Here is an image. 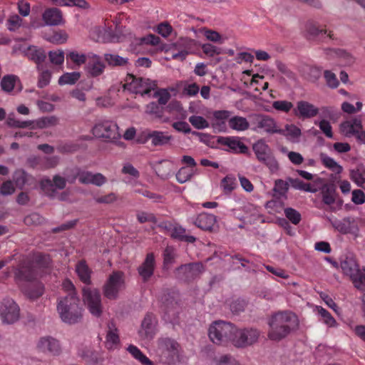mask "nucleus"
<instances>
[{
    "instance_id": "f8f14e48",
    "label": "nucleus",
    "mask_w": 365,
    "mask_h": 365,
    "mask_svg": "<svg viewBox=\"0 0 365 365\" xmlns=\"http://www.w3.org/2000/svg\"><path fill=\"white\" fill-rule=\"evenodd\" d=\"M19 317L20 308L12 299H4L0 302V318L4 324H14Z\"/></svg>"
},
{
    "instance_id": "5701e85b",
    "label": "nucleus",
    "mask_w": 365,
    "mask_h": 365,
    "mask_svg": "<svg viewBox=\"0 0 365 365\" xmlns=\"http://www.w3.org/2000/svg\"><path fill=\"white\" fill-rule=\"evenodd\" d=\"M106 68L105 64L102 62L101 57L93 54L91 59L87 62L86 66V71L92 76L97 77L101 76Z\"/></svg>"
},
{
    "instance_id": "72a5a7b5",
    "label": "nucleus",
    "mask_w": 365,
    "mask_h": 365,
    "mask_svg": "<svg viewBox=\"0 0 365 365\" xmlns=\"http://www.w3.org/2000/svg\"><path fill=\"white\" fill-rule=\"evenodd\" d=\"M252 149L258 160L272 153L269 145L262 140L255 143L252 146Z\"/></svg>"
},
{
    "instance_id": "a18cd8bd",
    "label": "nucleus",
    "mask_w": 365,
    "mask_h": 365,
    "mask_svg": "<svg viewBox=\"0 0 365 365\" xmlns=\"http://www.w3.org/2000/svg\"><path fill=\"white\" fill-rule=\"evenodd\" d=\"M58 123V118L56 116H48L38 118L35 121L36 128L43 129L55 126Z\"/></svg>"
},
{
    "instance_id": "412c9836",
    "label": "nucleus",
    "mask_w": 365,
    "mask_h": 365,
    "mask_svg": "<svg viewBox=\"0 0 365 365\" xmlns=\"http://www.w3.org/2000/svg\"><path fill=\"white\" fill-rule=\"evenodd\" d=\"M320 195L323 203L329 206L334 204L339 197L336 186L334 183L324 184L320 188Z\"/></svg>"
},
{
    "instance_id": "49530a36",
    "label": "nucleus",
    "mask_w": 365,
    "mask_h": 365,
    "mask_svg": "<svg viewBox=\"0 0 365 365\" xmlns=\"http://www.w3.org/2000/svg\"><path fill=\"white\" fill-rule=\"evenodd\" d=\"M305 78L311 81L316 82L322 76V70L317 66H307L304 70Z\"/></svg>"
},
{
    "instance_id": "0eeeda50",
    "label": "nucleus",
    "mask_w": 365,
    "mask_h": 365,
    "mask_svg": "<svg viewBox=\"0 0 365 365\" xmlns=\"http://www.w3.org/2000/svg\"><path fill=\"white\" fill-rule=\"evenodd\" d=\"M124 286V273L122 271H114L103 287V295L110 300H115L118 297L119 292Z\"/></svg>"
},
{
    "instance_id": "a211bd4d",
    "label": "nucleus",
    "mask_w": 365,
    "mask_h": 365,
    "mask_svg": "<svg viewBox=\"0 0 365 365\" xmlns=\"http://www.w3.org/2000/svg\"><path fill=\"white\" fill-rule=\"evenodd\" d=\"M42 20L46 26H60L65 23L62 11L56 8H47L42 13Z\"/></svg>"
},
{
    "instance_id": "7ed1b4c3",
    "label": "nucleus",
    "mask_w": 365,
    "mask_h": 365,
    "mask_svg": "<svg viewBox=\"0 0 365 365\" xmlns=\"http://www.w3.org/2000/svg\"><path fill=\"white\" fill-rule=\"evenodd\" d=\"M158 351L160 361L164 364L173 365L180 361L181 346L173 339H158Z\"/></svg>"
},
{
    "instance_id": "37998d69",
    "label": "nucleus",
    "mask_w": 365,
    "mask_h": 365,
    "mask_svg": "<svg viewBox=\"0 0 365 365\" xmlns=\"http://www.w3.org/2000/svg\"><path fill=\"white\" fill-rule=\"evenodd\" d=\"M287 180L289 182L291 186L294 189L310 192H316L317 191L316 188H312L310 184L305 183L298 178L294 179L292 178H288Z\"/></svg>"
},
{
    "instance_id": "603ef678",
    "label": "nucleus",
    "mask_w": 365,
    "mask_h": 365,
    "mask_svg": "<svg viewBox=\"0 0 365 365\" xmlns=\"http://www.w3.org/2000/svg\"><path fill=\"white\" fill-rule=\"evenodd\" d=\"M284 212L285 217L292 224L297 225L302 220V216L301 214L297 210L292 207H287L284 209Z\"/></svg>"
},
{
    "instance_id": "c756f323",
    "label": "nucleus",
    "mask_w": 365,
    "mask_h": 365,
    "mask_svg": "<svg viewBox=\"0 0 365 365\" xmlns=\"http://www.w3.org/2000/svg\"><path fill=\"white\" fill-rule=\"evenodd\" d=\"M173 137L163 131L151 130V143L153 146H163L169 144Z\"/></svg>"
},
{
    "instance_id": "3c124183",
    "label": "nucleus",
    "mask_w": 365,
    "mask_h": 365,
    "mask_svg": "<svg viewBox=\"0 0 365 365\" xmlns=\"http://www.w3.org/2000/svg\"><path fill=\"white\" fill-rule=\"evenodd\" d=\"M40 187L46 195L49 197L55 195L56 189L53 181L49 178L42 179L40 182Z\"/></svg>"
},
{
    "instance_id": "c9c22d12",
    "label": "nucleus",
    "mask_w": 365,
    "mask_h": 365,
    "mask_svg": "<svg viewBox=\"0 0 365 365\" xmlns=\"http://www.w3.org/2000/svg\"><path fill=\"white\" fill-rule=\"evenodd\" d=\"M322 164L327 168L331 170L337 174L342 172L343 168L333 158L328 156L326 153H321L319 155Z\"/></svg>"
},
{
    "instance_id": "0e129e2a",
    "label": "nucleus",
    "mask_w": 365,
    "mask_h": 365,
    "mask_svg": "<svg viewBox=\"0 0 365 365\" xmlns=\"http://www.w3.org/2000/svg\"><path fill=\"white\" fill-rule=\"evenodd\" d=\"M68 39V34L64 31L54 32L49 38L48 41L53 43L61 44Z\"/></svg>"
},
{
    "instance_id": "9d476101",
    "label": "nucleus",
    "mask_w": 365,
    "mask_h": 365,
    "mask_svg": "<svg viewBox=\"0 0 365 365\" xmlns=\"http://www.w3.org/2000/svg\"><path fill=\"white\" fill-rule=\"evenodd\" d=\"M93 134L99 138L113 142L120 137L116 123L110 120H103L96 123L93 128Z\"/></svg>"
},
{
    "instance_id": "09e8293b",
    "label": "nucleus",
    "mask_w": 365,
    "mask_h": 365,
    "mask_svg": "<svg viewBox=\"0 0 365 365\" xmlns=\"http://www.w3.org/2000/svg\"><path fill=\"white\" fill-rule=\"evenodd\" d=\"M26 294L31 299H35L40 297L43 293V286L40 282H36L34 284L33 287L28 288L26 291Z\"/></svg>"
},
{
    "instance_id": "7c9ffc66",
    "label": "nucleus",
    "mask_w": 365,
    "mask_h": 365,
    "mask_svg": "<svg viewBox=\"0 0 365 365\" xmlns=\"http://www.w3.org/2000/svg\"><path fill=\"white\" fill-rule=\"evenodd\" d=\"M170 237L181 242L193 243L196 241V238L194 236L187 235L185 229L179 225L173 227Z\"/></svg>"
},
{
    "instance_id": "8fccbe9b",
    "label": "nucleus",
    "mask_w": 365,
    "mask_h": 365,
    "mask_svg": "<svg viewBox=\"0 0 365 365\" xmlns=\"http://www.w3.org/2000/svg\"><path fill=\"white\" fill-rule=\"evenodd\" d=\"M284 135L289 140H295L302 135L301 130L294 124L286 125Z\"/></svg>"
},
{
    "instance_id": "c85d7f7f",
    "label": "nucleus",
    "mask_w": 365,
    "mask_h": 365,
    "mask_svg": "<svg viewBox=\"0 0 365 365\" xmlns=\"http://www.w3.org/2000/svg\"><path fill=\"white\" fill-rule=\"evenodd\" d=\"M76 272L79 277L80 280L89 285L91 284V274L92 271L87 265L85 260L79 261L76 266Z\"/></svg>"
},
{
    "instance_id": "4d7b16f0",
    "label": "nucleus",
    "mask_w": 365,
    "mask_h": 365,
    "mask_svg": "<svg viewBox=\"0 0 365 365\" xmlns=\"http://www.w3.org/2000/svg\"><path fill=\"white\" fill-rule=\"evenodd\" d=\"M146 113L160 118L163 115V108L155 102H151L146 106Z\"/></svg>"
},
{
    "instance_id": "de8ad7c7",
    "label": "nucleus",
    "mask_w": 365,
    "mask_h": 365,
    "mask_svg": "<svg viewBox=\"0 0 365 365\" xmlns=\"http://www.w3.org/2000/svg\"><path fill=\"white\" fill-rule=\"evenodd\" d=\"M194 175L195 171L193 168L182 167L176 173V179L178 182L182 184L190 180Z\"/></svg>"
},
{
    "instance_id": "2f4dec72",
    "label": "nucleus",
    "mask_w": 365,
    "mask_h": 365,
    "mask_svg": "<svg viewBox=\"0 0 365 365\" xmlns=\"http://www.w3.org/2000/svg\"><path fill=\"white\" fill-rule=\"evenodd\" d=\"M104 60L108 66L112 67H122L128 64V58H123L118 54L105 53Z\"/></svg>"
},
{
    "instance_id": "20e7f679",
    "label": "nucleus",
    "mask_w": 365,
    "mask_h": 365,
    "mask_svg": "<svg viewBox=\"0 0 365 365\" xmlns=\"http://www.w3.org/2000/svg\"><path fill=\"white\" fill-rule=\"evenodd\" d=\"M235 331V326L225 321H215L212 322L208 330V335L210 340L216 344H222L232 341L233 331Z\"/></svg>"
},
{
    "instance_id": "4be33fe9",
    "label": "nucleus",
    "mask_w": 365,
    "mask_h": 365,
    "mask_svg": "<svg viewBox=\"0 0 365 365\" xmlns=\"http://www.w3.org/2000/svg\"><path fill=\"white\" fill-rule=\"evenodd\" d=\"M15 277L19 280L32 282L36 279V272L30 262H24L16 269Z\"/></svg>"
},
{
    "instance_id": "338daca9",
    "label": "nucleus",
    "mask_w": 365,
    "mask_h": 365,
    "mask_svg": "<svg viewBox=\"0 0 365 365\" xmlns=\"http://www.w3.org/2000/svg\"><path fill=\"white\" fill-rule=\"evenodd\" d=\"M272 108L277 110L288 113L293 108V104L287 101H276L273 102Z\"/></svg>"
},
{
    "instance_id": "ddd939ff",
    "label": "nucleus",
    "mask_w": 365,
    "mask_h": 365,
    "mask_svg": "<svg viewBox=\"0 0 365 365\" xmlns=\"http://www.w3.org/2000/svg\"><path fill=\"white\" fill-rule=\"evenodd\" d=\"M252 124L254 125L252 130L255 131L260 129L269 134L284 135V130L277 128L274 119L267 115L256 114L253 115Z\"/></svg>"
},
{
    "instance_id": "58836bf2",
    "label": "nucleus",
    "mask_w": 365,
    "mask_h": 365,
    "mask_svg": "<svg viewBox=\"0 0 365 365\" xmlns=\"http://www.w3.org/2000/svg\"><path fill=\"white\" fill-rule=\"evenodd\" d=\"M197 42L189 38H180L175 44L174 46L177 49L187 50V54L190 53L197 46Z\"/></svg>"
},
{
    "instance_id": "052dcab7",
    "label": "nucleus",
    "mask_w": 365,
    "mask_h": 365,
    "mask_svg": "<svg viewBox=\"0 0 365 365\" xmlns=\"http://www.w3.org/2000/svg\"><path fill=\"white\" fill-rule=\"evenodd\" d=\"M289 181H284L282 179H277L274 182L273 190L278 192L280 195H285L289 190Z\"/></svg>"
},
{
    "instance_id": "e433bc0d",
    "label": "nucleus",
    "mask_w": 365,
    "mask_h": 365,
    "mask_svg": "<svg viewBox=\"0 0 365 365\" xmlns=\"http://www.w3.org/2000/svg\"><path fill=\"white\" fill-rule=\"evenodd\" d=\"M17 82L20 83L16 76L12 74L4 76L1 81V89L6 93H9L14 90Z\"/></svg>"
},
{
    "instance_id": "6ab92c4d",
    "label": "nucleus",
    "mask_w": 365,
    "mask_h": 365,
    "mask_svg": "<svg viewBox=\"0 0 365 365\" xmlns=\"http://www.w3.org/2000/svg\"><path fill=\"white\" fill-rule=\"evenodd\" d=\"M306 36L309 39H317L324 41L325 38H329L334 39V35L331 31L327 33V30L320 29L316 24L313 22H308L306 24Z\"/></svg>"
},
{
    "instance_id": "b1692460",
    "label": "nucleus",
    "mask_w": 365,
    "mask_h": 365,
    "mask_svg": "<svg viewBox=\"0 0 365 365\" xmlns=\"http://www.w3.org/2000/svg\"><path fill=\"white\" fill-rule=\"evenodd\" d=\"M78 356L87 364H98L103 361V356L99 351L89 347H85L78 351Z\"/></svg>"
},
{
    "instance_id": "4c0bfd02",
    "label": "nucleus",
    "mask_w": 365,
    "mask_h": 365,
    "mask_svg": "<svg viewBox=\"0 0 365 365\" xmlns=\"http://www.w3.org/2000/svg\"><path fill=\"white\" fill-rule=\"evenodd\" d=\"M109 331L106 336V342L108 349H113L114 346L120 343L118 334L116 333L117 329L113 322L108 324Z\"/></svg>"
},
{
    "instance_id": "6e6d98bb",
    "label": "nucleus",
    "mask_w": 365,
    "mask_h": 365,
    "mask_svg": "<svg viewBox=\"0 0 365 365\" xmlns=\"http://www.w3.org/2000/svg\"><path fill=\"white\" fill-rule=\"evenodd\" d=\"M259 161L264 164L272 173L277 171L279 169V163L272 153L261 158Z\"/></svg>"
},
{
    "instance_id": "cd10ccee",
    "label": "nucleus",
    "mask_w": 365,
    "mask_h": 365,
    "mask_svg": "<svg viewBox=\"0 0 365 365\" xmlns=\"http://www.w3.org/2000/svg\"><path fill=\"white\" fill-rule=\"evenodd\" d=\"M26 55L29 59L36 63L38 70L42 69V63L46 58V55L43 49L36 46H30L28 48Z\"/></svg>"
},
{
    "instance_id": "69168bd1",
    "label": "nucleus",
    "mask_w": 365,
    "mask_h": 365,
    "mask_svg": "<svg viewBox=\"0 0 365 365\" xmlns=\"http://www.w3.org/2000/svg\"><path fill=\"white\" fill-rule=\"evenodd\" d=\"M201 47L203 53L209 57H213L215 55H219L222 52V49L220 48L213 46L211 43H204Z\"/></svg>"
},
{
    "instance_id": "6e6552de",
    "label": "nucleus",
    "mask_w": 365,
    "mask_h": 365,
    "mask_svg": "<svg viewBox=\"0 0 365 365\" xmlns=\"http://www.w3.org/2000/svg\"><path fill=\"white\" fill-rule=\"evenodd\" d=\"M162 304L160 309L163 313V319L173 324H178L180 319L181 308L175 298L169 294H164L162 297Z\"/></svg>"
},
{
    "instance_id": "f3484780",
    "label": "nucleus",
    "mask_w": 365,
    "mask_h": 365,
    "mask_svg": "<svg viewBox=\"0 0 365 365\" xmlns=\"http://www.w3.org/2000/svg\"><path fill=\"white\" fill-rule=\"evenodd\" d=\"M319 109L312 103L306 101H299L294 108V114L300 118H312L317 116Z\"/></svg>"
},
{
    "instance_id": "bb28decb",
    "label": "nucleus",
    "mask_w": 365,
    "mask_h": 365,
    "mask_svg": "<svg viewBox=\"0 0 365 365\" xmlns=\"http://www.w3.org/2000/svg\"><path fill=\"white\" fill-rule=\"evenodd\" d=\"M38 347L43 351H48L53 355H58L61 352L59 342L51 337L42 338L39 341Z\"/></svg>"
},
{
    "instance_id": "f257e3e1",
    "label": "nucleus",
    "mask_w": 365,
    "mask_h": 365,
    "mask_svg": "<svg viewBox=\"0 0 365 365\" xmlns=\"http://www.w3.org/2000/svg\"><path fill=\"white\" fill-rule=\"evenodd\" d=\"M268 338L280 341L299 329V321L297 315L292 311H278L268 318Z\"/></svg>"
},
{
    "instance_id": "4468645a",
    "label": "nucleus",
    "mask_w": 365,
    "mask_h": 365,
    "mask_svg": "<svg viewBox=\"0 0 365 365\" xmlns=\"http://www.w3.org/2000/svg\"><path fill=\"white\" fill-rule=\"evenodd\" d=\"M217 143L227 146L228 148L225 149L226 151L237 154H247L249 153L248 147L237 136H218L217 137Z\"/></svg>"
},
{
    "instance_id": "f03ea898",
    "label": "nucleus",
    "mask_w": 365,
    "mask_h": 365,
    "mask_svg": "<svg viewBox=\"0 0 365 365\" xmlns=\"http://www.w3.org/2000/svg\"><path fill=\"white\" fill-rule=\"evenodd\" d=\"M56 308L61 319L66 324H77L83 318V309L78 296L73 294L59 298Z\"/></svg>"
},
{
    "instance_id": "423d86ee",
    "label": "nucleus",
    "mask_w": 365,
    "mask_h": 365,
    "mask_svg": "<svg viewBox=\"0 0 365 365\" xmlns=\"http://www.w3.org/2000/svg\"><path fill=\"white\" fill-rule=\"evenodd\" d=\"M205 267L201 262L181 264L174 270V275L184 282H193L205 272Z\"/></svg>"
},
{
    "instance_id": "9b49d317",
    "label": "nucleus",
    "mask_w": 365,
    "mask_h": 365,
    "mask_svg": "<svg viewBox=\"0 0 365 365\" xmlns=\"http://www.w3.org/2000/svg\"><path fill=\"white\" fill-rule=\"evenodd\" d=\"M233 332L231 342L238 348H244L253 344L257 341L259 336V331L252 328L238 329L235 327V331Z\"/></svg>"
},
{
    "instance_id": "aec40b11",
    "label": "nucleus",
    "mask_w": 365,
    "mask_h": 365,
    "mask_svg": "<svg viewBox=\"0 0 365 365\" xmlns=\"http://www.w3.org/2000/svg\"><path fill=\"white\" fill-rule=\"evenodd\" d=\"M340 266L344 274L351 279L356 276L359 269L356 258L352 255H345L341 258Z\"/></svg>"
},
{
    "instance_id": "79ce46f5",
    "label": "nucleus",
    "mask_w": 365,
    "mask_h": 365,
    "mask_svg": "<svg viewBox=\"0 0 365 365\" xmlns=\"http://www.w3.org/2000/svg\"><path fill=\"white\" fill-rule=\"evenodd\" d=\"M53 3L59 6H77L82 9L88 7L86 0H52Z\"/></svg>"
},
{
    "instance_id": "473e14b6",
    "label": "nucleus",
    "mask_w": 365,
    "mask_h": 365,
    "mask_svg": "<svg viewBox=\"0 0 365 365\" xmlns=\"http://www.w3.org/2000/svg\"><path fill=\"white\" fill-rule=\"evenodd\" d=\"M230 128L238 131H244L249 128L250 124L247 120L241 116H234L229 119Z\"/></svg>"
},
{
    "instance_id": "5fc2aeb1",
    "label": "nucleus",
    "mask_w": 365,
    "mask_h": 365,
    "mask_svg": "<svg viewBox=\"0 0 365 365\" xmlns=\"http://www.w3.org/2000/svg\"><path fill=\"white\" fill-rule=\"evenodd\" d=\"M354 287L361 291L365 290V267L358 270V273L351 279Z\"/></svg>"
},
{
    "instance_id": "13d9d810",
    "label": "nucleus",
    "mask_w": 365,
    "mask_h": 365,
    "mask_svg": "<svg viewBox=\"0 0 365 365\" xmlns=\"http://www.w3.org/2000/svg\"><path fill=\"white\" fill-rule=\"evenodd\" d=\"M189 122L197 129H203L209 127L208 122L200 115H191Z\"/></svg>"
},
{
    "instance_id": "a19ab883",
    "label": "nucleus",
    "mask_w": 365,
    "mask_h": 365,
    "mask_svg": "<svg viewBox=\"0 0 365 365\" xmlns=\"http://www.w3.org/2000/svg\"><path fill=\"white\" fill-rule=\"evenodd\" d=\"M175 249L173 247H167L163 252V269H168L175 263Z\"/></svg>"
},
{
    "instance_id": "39448f33",
    "label": "nucleus",
    "mask_w": 365,
    "mask_h": 365,
    "mask_svg": "<svg viewBox=\"0 0 365 365\" xmlns=\"http://www.w3.org/2000/svg\"><path fill=\"white\" fill-rule=\"evenodd\" d=\"M126 81L127 83L123 85L125 90H128L135 94H140L142 96L150 95V92L155 90L158 86L155 81L142 77L137 78L131 73L127 75Z\"/></svg>"
},
{
    "instance_id": "393cba45",
    "label": "nucleus",
    "mask_w": 365,
    "mask_h": 365,
    "mask_svg": "<svg viewBox=\"0 0 365 365\" xmlns=\"http://www.w3.org/2000/svg\"><path fill=\"white\" fill-rule=\"evenodd\" d=\"M216 223V217L208 213L200 214L194 221V224L205 231H212Z\"/></svg>"
},
{
    "instance_id": "e2e57ef3",
    "label": "nucleus",
    "mask_w": 365,
    "mask_h": 365,
    "mask_svg": "<svg viewBox=\"0 0 365 365\" xmlns=\"http://www.w3.org/2000/svg\"><path fill=\"white\" fill-rule=\"evenodd\" d=\"M202 31L204 36L206 37L207 40L215 43H223L222 36L217 31L207 29H204Z\"/></svg>"
},
{
    "instance_id": "1a4fd4ad",
    "label": "nucleus",
    "mask_w": 365,
    "mask_h": 365,
    "mask_svg": "<svg viewBox=\"0 0 365 365\" xmlns=\"http://www.w3.org/2000/svg\"><path fill=\"white\" fill-rule=\"evenodd\" d=\"M82 293L83 300L90 313L96 317H100L103 313V305L99 290L96 288L84 287L82 289Z\"/></svg>"
},
{
    "instance_id": "f704fd0d",
    "label": "nucleus",
    "mask_w": 365,
    "mask_h": 365,
    "mask_svg": "<svg viewBox=\"0 0 365 365\" xmlns=\"http://www.w3.org/2000/svg\"><path fill=\"white\" fill-rule=\"evenodd\" d=\"M128 351L138 361L143 365H154L153 362L150 360L137 346L129 345L127 348Z\"/></svg>"
},
{
    "instance_id": "864d4df0",
    "label": "nucleus",
    "mask_w": 365,
    "mask_h": 365,
    "mask_svg": "<svg viewBox=\"0 0 365 365\" xmlns=\"http://www.w3.org/2000/svg\"><path fill=\"white\" fill-rule=\"evenodd\" d=\"M221 187L224 193L230 194L235 188V178L231 175L225 176L221 180Z\"/></svg>"
},
{
    "instance_id": "bf43d9fd",
    "label": "nucleus",
    "mask_w": 365,
    "mask_h": 365,
    "mask_svg": "<svg viewBox=\"0 0 365 365\" xmlns=\"http://www.w3.org/2000/svg\"><path fill=\"white\" fill-rule=\"evenodd\" d=\"M81 171V169L78 167H75L73 168L66 170L65 178L67 182L73 184L76 182L77 178H78V180H80Z\"/></svg>"
},
{
    "instance_id": "dca6fc26",
    "label": "nucleus",
    "mask_w": 365,
    "mask_h": 365,
    "mask_svg": "<svg viewBox=\"0 0 365 365\" xmlns=\"http://www.w3.org/2000/svg\"><path fill=\"white\" fill-rule=\"evenodd\" d=\"M157 320L153 313H147L143 319L138 334L142 339H151L156 333Z\"/></svg>"
},
{
    "instance_id": "680f3d73",
    "label": "nucleus",
    "mask_w": 365,
    "mask_h": 365,
    "mask_svg": "<svg viewBox=\"0 0 365 365\" xmlns=\"http://www.w3.org/2000/svg\"><path fill=\"white\" fill-rule=\"evenodd\" d=\"M22 19L17 14L10 16L7 20V27L11 31L17 30L22 24Z\"/></svg>"
},
{
    "instance_id": "774afa93",
    "label": "nucleus",
    "mask_w": 365,
    "mask_h": 365,
    "mask_svg": "<svg viewBox=\"0 0 365 365\" xmlns=\"http://www.w3.org/2000/svg\"><path fill=\"white\" fill-rule=\"evenodd\" d=\"M154 97H158V104L165 106L170 98V94L166 89H160L154 93Z\"/></svg>"
},
{
    "instance_id": "2eb2a0df",
    "label": "nucleus",
    "mask_w": 365,
    "mask_h": 365,
    "mask_svg": "<svg viewBox=\"0 0 365 365\" xmlns=\"http://www.w3.org/2000/svg\"><path fill=\"white\" fill-rule=\"evenodd\" d=\"M155 267L154 254L153 252L148 253L142 264L137 268L138 273L143 283L148 282L153 276Z\"/></svg>"
},
{
    "instance_id": "a878e982",
    "label": "nucleus",
    "mask_w": 365,
    "mask_h": 365,
    "mask_svg": "<svg viewBox=\"0 0 365 365\" xmlns=\"http://www.w3.org/2000/svg\"><path fill=\"white\" fill-rule=\"evenodd\" d=\"M82 184H93L96 186H101L106 182V178L101 173L93 174L89 171H81L80 180Z\"/></svg>"
},
{
    "instance_id": "c03bdc74",
    "label": "nucleus",
    "mask_w": 365,
    "mask_h": 365,
    "mask_svg": "<svg viewBox=\"0 0 365 365\" xmlns=\"http://www.w3.org/2000/svg\"><path fill=\"white\" fill-rule=\"evenodd\" d=\"M80 72L73 71L71 73H66L63 74L58 79L59 85H73L75 84L80 78Z\"/></svg>"
},
{
    "instance_id": "ea45409f",
    "label": "nucleus",
    "mask_w": 365,
    "mask_h": 365,
    "mask_svg": "<svg viewBox=\"0 0 365 365\" xmlns=\"http://www.w3.org/2000/svg\"><path fill=\"white\" fill-rule=\"evenodd\" d=\"M350 176L359 187H363L365 183V167L359 165L355 170H351Z\"/></svg>"
}]
</instances>
